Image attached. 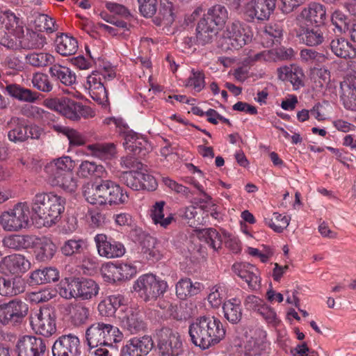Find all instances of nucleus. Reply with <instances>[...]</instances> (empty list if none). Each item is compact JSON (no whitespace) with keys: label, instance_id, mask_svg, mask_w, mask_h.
Wrapping results in <instances>:
<instances>
[{"label":"nucleus","instance_id":"nucleus-1","mask_svg":"<svg viewBox=\"0 0 356 356\" xmlns=\"http://www.w3.org/2000/svg\"><path fill=\"white\" fill-rule=\"evenodd\" d=\"M188 333L192 343L206 350L219 343L225 337L222 322L213 316H202L189 325Z\"/></svg>","mask_w":356,"mask_h":356},{"label":"nucleus","instance_id":"nucleus-2","mask_svg":"<svg viewBox=\"0 0 356 356\" xmlns=\"http://www.w3.org/2000/svg\"><path fill=\"white\" fill-rule=\"evenodd\" d=\"M65 199L53 193H38L32 201L31 209L35 217L42 220V224L50 227L56 224L64 211Z\"/></svg>","mask_w":356,"mask_h":356},{"label":"nucleus","instance_id":"nucleus-3","mask_svg":"<svg viewBox=\"0 0 356 356\" xmlns=\"http://www.w3.org/2000/svg\"><path fill=\"white\" fill-rule=\"evenodd\" d=\"M122 333L109 323L97 322L90 325L86 331V339L90 348L98 346H112L122 341Z\"/></svg>","mask_w":356,"mask_h":356},{"label":"nucleus","instance_id":"nucleus-4","mask_svg":"<svg viewBox=\"0 0 356 356\" xmlns=\"http://www.w3.org/2000/svg\"><path fill=\"white\" fill-rule=\"evenodd\" d=\"M252 33L250 27L240 21L227 24L220 40L223 51L239 49L252 40Z\"/></svg>","mask_w":356,"mask_h":356},{"label":"nucleus","instance_id":"nucleus-5","mask_svg":"<svg viewBox=\"0 0 356 356\" xmlns=\"http://www.w3.org/2000/svg\"><path fill=\"white\" fill-rule=\"evenodd\" d=\"M9 33L16 38L22 36L24 24L19 17L8 10L0 13V44L8 49H17V42L10 37Z\"/></svg>","mask_w":356,"mask_h":356},{"label":"nucleus","instance_id":"nucleus-6","mask_svg":"<svg viewBox=\"0 0 356 356\" xmlns=\"http://www.w3.org/2000/svg\"><path fill=\"white\" fill-rule=\"evenodd\" d=\"M8 138L14 143H24L29 139L38 140L44 134V130L35 124H27L24 120L12 117L7 122Z\"/></svg>","mask_w":356,"mask_h":356},{"label":"nucleus","instance_id":"nucleus-7","mask_svg":"<svg viewBox=\"0 0 356 356\" xmlns=\"http://www.w3.org/2000/svg\"><path fill=\"white\" fill-rule=\"evenodd\" d=\"M168 287L167 282L157 279L153 274L140 276L134 284V291L145 302L156 300L165 293Z\"/></svg>","mask_w":356,"mask_h":356},{"label":"nucleus","instance_id":"nucleus-8","mask_svg":"<svg viewBox=\"0 0 356 356\" xmlns=\"http://www.w3.org/2000/svg\"><path fill=\"white\" fill-rule=\"evenodd\" d=\"M98 284L91 279L74 278L61 287L60 295L66 298H81L83 300H90L99 293Z\"/></svg>","mask_w":356,"mask_h":356},{"label":"nucleus","instance_id":"nucleus-9","mask_svg":"<svg viewBox=\"0 0 356 356\" xmlns=\"http://www.w3.org/2000/svg\"><path fill=\"white\" fill-rule=\"evenodd\" d=\"M29 319L32 330L38 334L49 337L56 331V313L54 307H42L32 312Z\"/></svg>","mask_w":356,"mask_h":356},{"label":"nucleus","instance_id":"nucleus-10","mask_svg":"<svg viewBox=\"0 0 356 356\" xmlns=\"http://www.w3.org/2000/svg\"><path fill=\"white\" fill-rule=\"evenodd\" d=\"M30 214L26 203H17L13 209L1 213L0 225L5 231L17 232L28 226Z\"/></svg>","mask_w":356,"mask_h":356},{"label":"nucleus","instance_id":"nucleus-11","mask_svg":"<svg viewBox=\"0 0 356 356\" xmlns=\"http://www.w3.org/2000/svg\"><path fill=\"white\" fill-rule=\"evenodd\" d=\"M29 312V305L20 299L0 303V324L17 326L22 323Z\"/></svg>","mask_w":356,"mask_h":356},{"label":"nucleus","instance_id":"nucleus-12","mask_svg":"<svg viewBox=\"0 0 356 356\" xmlns=\"http://www.w3.org/2000/svg\"><path fill=\"white\" fill-rule=\"evenodd\" d=\"M159 352L161 356H179L183 352V344L178 332L163 327L156 332Z\"/></svg>","mask_w":356,"mask_h":356},{"label":"nucleus","instance_id":"nucleus-13","mask_svg":"<svg viewBox=\"0 0 356 356\" xmlns=\"http://www.w3.org/2000/svg\"><path fill=\"white\" fill-rule=\"evenodd\" d=\"M118 312V318L122 327L131 334H136L145 330L146 323L143 313L138 308L128 307Z\"/></svg>","mask_w":356,"mask_h":356},{"label":"nucleus","instance_id":"nucleus-14","mask_svg":"<svg viewBox=\"0 0 356 356\" xmlns=\"http://www.w3.org/2000/svg\"><path fill=\"white\" fill-rule=\"evenodd\" d=\"M46 349L45 342L42 338L29 335L21 337L15 346L17 356H43Z\"/></svg>","mask_w":356,"mask_h":356},{"label":"nucleus","instance_id":"nucleus-15","mask_svg":"<svg viewBox=\"0 0 356 356\" xmlns=\"http://www.w3.org/2000/svg\"><path fill=\"white\" fill-rule=\"evenodd\" d=\"M276 0H252L245 6L244 14L248 20H266L275 8Z\"/></svg>","mask_w":356,"mask_h":356},{"label":"nucleus","instance_id":"nucleus-16","mask_svg":"<svg viewBox=\"0 0 356 356\" xmlns=\"http://www.w3.org/2000/svg\"><path fill=\"white\" fill-rule=\"evenodd\" d=\"M51 108L66 118L77 120L83 115L86 108L79 102L68 97L52 99L49 102Z\"/></svg>","mask_w":356,"mask_h":356},{"label":"nucleus","instance_id":"nucleus-17","mask_svg":"<svg viewBox=\"0 0 356 356\" xmlns=\"http://www.w3.org/2000/svg\"><path fill=\"white\" fill-rule=\"evenodd\" d=\"M153 346L154 342L150 336L133 337L122 346L120 356H146Z\"/></svg>","mask_w":356,"mask_h":356},{"label":"nucleus","instance_id":"nucleus-18","mask_svg":"<svg viewBox=\"0 0 356 356\" xmlns=\"http://www.w3.org/2000/svg\"><path fill=\"white\" fill-rule=\"evenodd\" d=\"M101 273L104 279L109 282H115L128 280L136 273V268L130 264H115L107 263L101 269Z\"/></svg>","mask_w":356,"mask_h":356},{"label":"nucleus","instance_id":"nucleus-19","mask_svg":"<svg viewBox=\"0 0 356 356\" xmlns=\"http://www.w3.org/2000/svg\"><path fill=\"white\" fill-rule=\"evenodd\" d=\"M95 242L99 254L107 259L122 257L125 253V248L120 242L109 239L105 234H97Z\"/></svg>","mask_w":356,"mask_h":356},{"label":"nucleus","instance_id":"nucleus-20","mask_svg":"<svg viewBox=\"0 0 356 356\" xmlns=\"http://www.w3.org/2000/svg\"><path fill=\"white\" fill-rule=\"evenodd\" d=\"M79 348L80 341L76 335H62L53 345V356H77L79 354Z\"/></svg>","mask_w":356,"mask_h":356},{"label":"nucleus","instance_id":"nucleus-21","mask_svg":"<svg viewBox=\"0 0 356 356\" xmlns=\"http://www.w3.org/2000/svg\"><path fill=\"white\" fill-rule=\"evenodd\" d=\"M102 205L124 204L128 200V195L123 193L121 187L111 180H102Z\"/></svg>","mask_w":356,"mask_h":356},{"label":"nucleus","instance_id":"nucleus-22","mask_svg":"<svg viewBox=\"0 0 356 356\" xmlns=\"http://www.w3.org/2000/svg\"><path fill=\"white\" fill-rule=\"evenodd\" d=\"M0 89L4 90L12 97L24 102L34 103L40 99V95L17 83H10L0 77Z\"/></svg>","mask_w":356,"mask_h":356},{"label":"nucleus","instance_id":"nucleus-23","mask_svg":"<svg viewBox=\"0 0 356 356\" xmlns=\"http://www.w3.org/2000/svg\"><path fill=\"white\" fill-rule=\"evenodd\" d=\"M341 99L344 107L348 110L356 111V72L347 74L340 83Z\"/></svg>","mask_w":356,"mask_h":356},{"label":"nucleus","instance_id":"nucleus-24","mask_svg":"<svg viewBox=\"0 0 356 356\" xmlns=\"http://www.w3.org/2000/svg\"><path fill=\"white\" fill-rule=\"evenodd\" d=\"M296 36L307 46L316 47L325 40V30L321 26L309 27L300 25L296 31Z\"/></svg>","mask_w":356,"mask_h":356},{"label":"nucleus","instance_id":"nucleus-25","mask_svg":"<svg viewBox=\"0 0 356 356\" xmlns=\"http://www.w3.org/2000/svg\"><path fill=\"white\" fill-rule=\"evenodd\" d=\"M33 247L35 248V259L40 262L49 261L57 250L55 243L47 236L36 237L34 236Z\"/></svg>","mask_w":356,"mask_h":356},{"label":"nucleus","instance_id":"nucleus-26","mask_svg":"<svg viewBox=\"0 0 356 356\" xmlns=\"http://www.w3.org/2000/svg\"><path fill=\"white\" fill-rule=\"evenodd\" d=\"M233 270L248 284L250 289L255 290L259 287V270L254 266L248 263H238L233 265Z\"/></svg>","mask_w":356,"mask_h":356},{"label":"nucleus","instance_id":"nucleus-27","mask_svg":"<svg viewBox=\"0 0 356 356\" xmlns=\"http://www.w3.org/2000/svg\"><path fill=\"white\" fill-rule=\"evenodd\" d=\"M124 301V296L120 294L109 296L99 303L98 311L102 316H115L118 318V312L128 307Z\"/></svg>","mask_w":356,"mask_h":356},{"label":"nucleus","instance_id":"nucleus-28","mask_svg":"<svg viewBox=\"0 0 356 356\" xmlns=\"http://www.w3.org/2000/svg\"><path fill=\"white\" fill-rule=\"evenodd\" d=\"M330 47L332 52L339 58L353 59L356 57V48L345 38H334L331 40Z\"/></svg>","mask_w":356,"mask_h":356},{"label":"nucleus","instance_id":"nucleus-29","mask_svg":"<svg viewBox=\"0 0 356 356\" xmlns=\"http://www.w3.org/2000/svg\"><path fill=\"white\" fill-rule=\"evenodd\" d=\"M300 16L312 24L321 26L326 19V10L323 5L313 2L302 9Z\"/></svg>","mask_w":356,"mask_h":356},{"label":"nucleus","instance_id":"nucleus-30","mask_svg":"<svg viewBox=\"0 0 356 356\" xmlns=\"http://www.w3.org/2000/svg\"><path fill=\"white\" fill-rule=\"evenodd\" d=\"M124 141L123 146L134 155H145L148 142L138 134L127 131L124 133Z\"/></svg>","mask_w":356,"mask_h":356},{"label":"nucleus","instance_id":"nucleus-31","mask_svg":"<svg viewBox=\"0 0 356 356\" xmlns=\"http://www.w3.org/2000/svg\"><path fill=\"white\" fill-rule=\"evenodd\" d=\"M277 74L280 79L289 81L295 90L304 86V73L299 67L295 65L281 67L277 69Z\"/></svg>","mask_w":356,"mask_h":356},{"label":"nucleus","instance_id":"nucleus-32","mask_svg":"<svg viewBox=\"0 0 356 356\" xmlns=\"http://www.w3.org/2000/svg\"><path fill=\"white\" fill-rule=\"evenodd\" d=\"M86 84L90 97L100 103L107 99V92L99 73H92L87 77Z\"/></svg>","mask_w":356,"mask_h":356},{"label":"nucleus","instance_id":"nucleus-33","mask_svg":"<svg viewBox=\"0 0 356 356\" xmlns=\"http://www.w3.org/2000/svg\"><path fill=\"white\" fill-rule=\"evenodd\" d=\"M51 128L57 133L62 134L69 140L70 146H82L90 142L88 134H82L76 129L59 124H53Z\"/></svg>","mask_w":356,"mask_h":356},{"label":"nucleus","instance_id":"nucleus-34","mask_svg":"<svg viewBox=\"0 0 356 356\" xmlns=\"http://www.w3.org/2000/svg\"><path fill=\"white\" fill-rule=\"evenodd\" d=\"M17 38L19 39L17 49H40L47 43L46 38L43 35L33 31H27L26 34L24 33L22 36Z\"/></svg>","mask_w":356,"mask_h":356},{"label":"nucleus","instance_id":"nucleus-35","mask_svg":"<svg viewBox=\"0 0 356 356\" xmlns=\"http://www.w3.org/2000/svg\"><path fill=\"white\" fill-rule=\"evenodd\" d=\"M74 168V162L70 156H62L54 159L50 164L45 167L46 172L49 175V179L57 175H62L69 172H72Z\"/></svg>","mask_w":356,"mask_h":356},{"label":"nucleus","instance_id":"nucleus-36","mask_svg":"<svg viewBox=\"0 0 356 356\" xmlns=\"http://www.w3.org/2000/svg\"><path fill=\"white\" fill-rule=\"evenodd\" d=\"M25 284L21 277H0V295L12 297L24 292Z\"/></svg>","mask_w":356,"mask_h":356},{"label":"nucleus","instance_id":"nucleus-37","mask_svg":"<svg viewBox=\"0 0 356 356\" xmlns=\"http://www.w3.org/2000/svg\"><path fill=\"white\" fill-rule=\"evenodd\" d=\"M86 148L92 156L104 161L111 160L117 154L116 146L113 143H96L88 145Z\"/></svg>","mask_w":356,"mask_h":356},{"label":"nucleus","instance_id":"nucleus-38","mask_svg":"<svg viewBox=\"0 0 356 356\" xmlns=\"http://www.w3.org/2000/svg\"><path fill=\"white\" fill-rule=\"evenodd\" d=\"M202 18L205 19L210 24L216 26L219 30L228 19V11L224 6L216 4L209 8L207 14Z\"/></svg>","mask_w":356,"mask_h":356},{"label":"nucleus","instance_id":"nucleus-39","mask_svg":"<svg viewBox=\"0 0 356 356\" xmlns=\"http://www.w3.org/2000/svg\"><path fill=\"white\" fill-rule=\"evenodd\" d=\"M218 32L216 26H213L201 18L196 28V40L197 44L205 45L211 43Z\"/></svg>","mask_w":356,"mask_h":356},{"label":"nucleus","instance_id":"nucleus-40","mask_svg":"<svg viewBox=\"0 0 356 356\" xmlns=\"http://www.w3.org/2000/svg\"><path fill=\"white\" fill-rule=\"evenodd\" d=\"M68 313L72 324L76 327L86 324L90 314L89 307L81 302L70 304Z\"/></svg>","mask_w":356,"mask_h":356},{"label":"nucleus","instance_id":"nucleus-41","mask_svg":"<svg viewBox=\"0 0 356 356\" xmlns=\"http://www.w3.org/2000/svg\"><path fill=\"white\" fill-rule=\"evenodd\" d=\"M200 282L193 283L190 278H181L175 285L176 296L180 300L195 296L201 291Z\"/></svg>","mask_w":356,"mask_h":356},{"label":"nucleus","instance_id":"nucleus-42","mask_svg":"<svg viewBox=\"0 0 356 356\" xmlns=\"http://www.w3.org/2000/svg\"><path fill=\"white\" fill-rule=\"evenodd\" d=\"M49 72L52 78L65 86H70L76 82L75 73L67 67L54 63L49 67Z\"/></svg>","mask_w":356,"mask_h":356},{"label":"nucleus","instance_id":"nucleus-43","mask_svg":"<svg viewBox=\"0 0 356 356\" xmlns=\"http://www.w3.org/2000/svg\"><path fill=\"white\" fill-rule=\"evenodd\" d=\"M55 42L57 52L63 56L74 55L77 51V40L67 34L58 35Z\"/></svg>","mask_w":356,"mask_h":356},{"label":"nucleus","instance_id":"nucleus-44","mask_svg":"<svg viewBox=\"0 0 356 356\" xmlns=\"http://www.w3.org/2000/svg\"><path fill=\"white\" fill-rule=\"evenodd\" d=\"M34 236L12 234L6 236L3 240V244L5 247L19 250L33 248Z\"/></svg>","mask_w":356,"mask_h":356},{"label":"nucleus","instance_id":"nucleus-45","mask_svg":"<svg viewBox=\"0 0 356 356\" xmlns=\"http://www.w3.org/2000/svg\"><path fill=\"white\" fill-rule=\"evenodd\" d=\"M225 318L231 323H238L242 318L241 300L236 298L226 300L222 305Z\"/></svg>","mask_w":356,"mask_h":356},{"label":"nucleus","instance_id":"nucleus-46","mask_svg":"<svg viewBox=\"0 0 356 356\" xmlns=\"http://www.w3.org/2000/svg\"><path fill=\"white\" fill-rule=\"evenodd\" d=\"M30 278L35 284H42L56 282L59 279V272L56 268L49 267L33 271Z\"/></svg>","mask_w":356,"mask_h":356},{"label":"nucleus","instance_id":"nucleus-47","mask_svg":"<svg viewBox=\"0 0 356 356\" xmlns=\"http://www.w3.org/2000/svg\"><path fill=\"white\" fill-rule=\"evenodd\" d=\"M3 264L12 274L25 272L29 267V261L23 255L19 254H11L5 257Z\"/></svg>","mask_w":356,"mask_h":356},{"label":"nucleus","instance_id":"nucleus-48","mask_svg":"<svg viewBox=\"0 0 356 356\" xmlns=\"http://www.w3.org/2000/svg\"><path fill=\"white\" fill-rule=\"evenodd\" d=\"M49 180L52 186L60 187L69 193L74 192L77 188V179L74 175L73 171L62 175H58Z\"/></svg>","mask_w":356,"mask_h":356},{"label":"nucleus","instance_id":"nucleus-49","mask_svg":"<svg viewBox=\"0 0 356 356\" xmlns=\"http://www.w3.org/2000/svg\"><path fill=\"white\" fill-rule=\"evenodd\" d=\"M25 60L27 64L34 67H44L51 66L55 63V58L49 53L31 52L26 55Z\"/></svg>","mask_w":356,"mask_h":356},{"label":"nucleus","instance_id":"nucleus-50","mask_svg":"<svg viewBox=\"0 0 356 356\" xmlns=\"http://www.w3.org/2000/svg\"><path fill=\"white\" fill-rule=\"evenodd\" d=\"M102 193L101 183L99 184L88 183L83 187V195L91 204L102 205V193Z\"/></svg>","mask_w":356,"mask_h":356},{"label":"nucleus","instance_id":"nucleus-51","mask_svg":"<svg viewBox=\"0 0 356 356\" xmlns=\"http://www.w3.org/2000/svg\"><path fill=\"white\" fill-rule=\"evenodd\" d=\"M175 21V15L171 3L168 2L161 5L158 15L154 22L158 26H170Z\"/></svg>","mask_w":356,"mask_h":356},{"label":"nucleus","instance_id":"nucleus-52","mask_svg":"<svg viewBox=\"0 0 356 356\" xmlns=\"http://www.w3.org/2000/svg\"><path fill=\"white\" fill-rule=\"evenodd\" d=\"M165 202L160 201L155 203L151 211V217L155 224H159L161 227H167L172 221L173 217L170 214L164 218L163 207Z\"/></svg>","mask_w":356,"mask_h":356},{"label":"nucleus","instance_id":"nucleus-53","mask_svg":"<svg viewBox=\"0 0 356 356\" xmlns=\"http://www.w3.org/2000/svg\"><path fill=\"white\" fill-rule=\"evenodd\" d=\"M87 249V243L83 239H70L66 241L61 248L62 253L65 256L81 254Z\"/></svg>","mask_w":356,"mask_h":356},{"label":"nucleus","instance_id":"nucleus-54","mask_svg":"<svg viewBox=\"0 0 356 356\" xmlns=\"http://www.w3.org/2000/svg\"><path fill=\"white\" fill-rule=\"evenodd\" d=\"M104 172V167L101 165H97L94 162L88 161H83L79 165L77 175L83 178H88L92 176L101 177Z\"/></svg>","mask_w":356,"mask_h":356},{"label":"nucleus","instance_id":"nucleus-55","mask_svg":"<svg viewBox=\"0 0 356 356\" xmlns=\"http://www.w3.org/2000/svg\"><path fill=\"white\" fill-rule=\"evenodd\" d=\"M273 218H265V222L277 233H281L289 225L291 218L278 213H273Z\"/></svg>","mask_w":356,"mask_h":356},{"label":"nucleus","instance_id":"nucleus-56","mask_svg":"<svg viewBox=\"0 0 356 356\" xmlns=\"http://www.w3.org/2000/svg\"><path fill=\"white\" fill-rule=\"evenodd\" d=\"M34 24L39 31L53 33L56 30L54 19L45 14L38 13L34 19Z\"/></svg>","mask_w":356,"mask_h":356},{"label":"nucleus","instance_id":"nucleus-57","mask_svg":"<svg viewBox=\"0 0 356 356\" xmlns=\"http://www.w3.org/2000/svg\"><path fill=\"white\" fill-rule=\"evenodd\" d=\"M31 82L34 88L43 92H49L53 89V84L48 76L44 73L33 74Z\"/></svg>","mask_w":356,"mask_h":356},{"label":"nucleus","instance_id":"nucleus-58","mask_svg":"<svg viewBox=\"0 0 356 356\" xmlns=\"http://www.w3.org/2000/svg\"><path fill=\"white\" fill-rule=\"evenodd\" d=\"M120 181L134 191L140 190L138 170H130L121 173Z\"/></svg>","mask_w":356,"mask_h":356},{"label":"nucleus","instance_id":"nucleus-59","mask_svg":"<svg viewBox=\"0 0 356 356\" xmlns=\"http://www.w3.org/2000/svg\"><path fill=\"white\" fill-rule=\"evenodd\" d=\"M205 242L214 250L217 251L222 247V238L220 234L213 228L206 229L203 231Z\"/></svg>","mask_w":356,"mask_h":356},{"label":"nucleus","instance_id":"nucleus-60","mask_svg":"<svg viewBox=\"0 0 356 356\" xmlns=\"http://www.w3.org/2000/svg\"><path fill=\"white\" fill-rule=\"evenodd\" d=\"M265 348L266 343L263 339L251 338L245 345L244 354L245 356L259 355Z\"/></svg>","mask_w":356,"mask_h":356},{"label":"nucleus","instance_id":"nucleus-61","mask_svg":"<svg viewBox=\"0 0 356 356\" xmlns=\"http://www.w3.org/2000/svg\"><path fill=\"white\" fill-rule=\"evenodd\" d=\"M186 86L187 87H193L197 91H201L205 86L204 74L202 71L194 69L191 70V75L188 78Z\"/></svg>","mask_w":356,"mask_h":356},{"label":"nucleus","instance_id":"nucleus-62","mask_svg":"<svg viewBox=\"0 0 356 356\" xmlns=\"http://www.w3.org/2000/svg\"><path fill=\"white\" fill-rule=\"evenodd\" d=\"M135 232L138 236L136 240L138 243L143 245V252L145 254H149V257H154V252L150 249L151 244L152 246L154 244V238L151 236L145 234L141 229H136Z\"/></svg>","mask_w":356,"mask_h":356},{"label":"nucleus","instance_id":"nucleus-63","mask_svg":"<svg viewBox=\"0 0 356 356\" xmlns=\"http://www.w3.org/2000/svg\"><path fill=\"white\" fill-rule=\"evenodd\" d=\"M56 296V291L49 289H45L44 290L31 293L29 298L32 302L39 304L48 302Z\"/></svg>","mask_w":356,"mask_h":356},{"label":"nucleus","instance_id":"nucleus-64","mask_svg":"<svg viewBox=\"0 0 356 356\" xmlns=\"http://www.w3.org/2000/svg\"><path fill=\"white\" fill-rule=\"evenodd\" d=\"M139 10L145 17H151L156 12L157 0H138Z\"/></svg>","mask_w":356,"mask_h":356}]
</instances>
